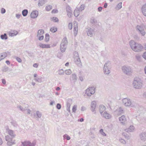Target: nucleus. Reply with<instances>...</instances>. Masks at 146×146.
<instances>
[{
  "label": "nucleus",
  "instance_id": "obj_1",
  "mask_svg": "<svg viewBox=\"0 0 146 146\" xmlns=\"http://www.w3.org/2000/svg\"><path fill=\"white\" fill-rule=\"evenodd\" d=\"M6 132L8 134L5 136V139L7 141V144L9 146H11L15 144L14 142L13 141V139L15 137L16 135L14 131L9 129H7Z\"/></svg>",
  "mask_w": 146,
  "mask_h": 146
},
{
  "label": "nucleus",
  "instance_id": "obj_2",
  "mask_svg": "<svg viewBox=\"0 0 146 146\" xmlns=\"http://www.w3.org/2000/svg\"><path fill=\"white\" fill-rule=\"evenodd\" d=\"M129 44L131 49L135 52H139L143 49V46L141 44L133 40L130 41Z\"/></svg>",
  "mask_w": 146,
  "mask_h": 146
},
{
  "label": "nucleus",
  "instance_id": "obj_3",
  "mask_svg": "<svg viewBox=\"0 0 146 146\" xmlns=\"http://www.w3.org/2000/svg\"><path fill=\"white\" fill-rule=\"evenodd\" d=\"M134 88L136 89H139L142 87L143 83L141 80L139 78H134L133 83Z\"/></svg>",
  "mask_w": 146,
  "mask_h": 146
},
{
  "label": "nucleus",
  "instance_id": "obj_4",
  "mask_svg": "<svg viewBox=\"0 0 146 146\" xmlns=\"http://www.w3.org/2000/svg\"><path fill=\"white\" fill-rule=\"evenodd\" d=\"M121 70L124 74L128 76L131 75L133 73L132 67L129 66L124 65L122 66Z\"/></svg>",
  "mask_w": 146,
  "mask_h": 146
},
{
  "label": "nucleus",
  "instance_id": "obj_5",
  "mask_svg": "<svg viewBox=\"0 0 146 146\" xmlns=\"http://www.w3.org/2000/svg\"><path fill=\"white\" fill-rule=\"evenodd\" d=\"M122 101V103L125 107H133L135 106V104H133L131 100L129 98H126L123 99Z\"/></svg>",
  "mask_w": 146,
  "mask_h": 146
},
{
  "label": "nucleus",
  "instance_id": "obj_6",
  "mask_svg": "<svg viewBox=\"0 0 146 146\" xmlns=\"http://www.w3.org/2000/svg\"><path fill=\"white\" fill-rule=\"evenodd\" d=\"M111 64V63L109 61H107L105 64L103 68L104 72L105 74H109L110 73V69Z\"/></svg>",
  "mask_w": 146,
  "mask_h": 146
},
{
  "label": "nucleus",
  "instance_id": "obj_7",
  "mask_svg": "<svg viewBox=\"0 0 146 146\" xmlns=\"http://www.w3.org/2000/svg\"><path fill=\"white\" fill-rule=\"evenodd\" d=\"M17 108L19 109L21 111L24 112V113L25 111H26L27 112V114H31V110L28 108V105H26L25 107H23L21 106H18Z\"/></svg>",
  "mask_w": 146,
  "mask_h": 146
},
{
  "label": "nucleus",
  "instance_id": "obj_8",
  "mask_svg": "<svg viewBox=\"0 0 146 146\" xmlns=\"http://www.w3.org/2000/svg\"><path fill=\"white\" fill-rule=\"evenodd\" d=\"M137 31L143 36H144L146 33L143 27L137 25L136 27Z\"/></svg>",
  "mask_w": 146,
  "mask_h": 146
},
{
  "label": "nucleus",
  "instance_id": "obj_9",
  "mask_svg": "<svg viewBox=\"0 0 146 146\" xmlns=\"http://www.w3.org/2000/svg\"><path fill=\"white\" fill-rule=\"evenodd\" d=\"M96 104V102L95 101H93L91 103V110L94 114H95L96 113L95 109Z\"/></svg>",
  "mask_w": 146,
  "mask_h": 146
},
{
  "label": "nucleus",
  "instance_id": "obj_10",
  "mask_svg": "<svg viewBox=\"0 0 146 146\" xmlns=\"http://www.w3.org/2000/svg\"><path fill=\"white\" fill-rule=\"evenodd\" d=\"M95 31L94 28H91L90 27H88L87 28V33L88 36L92 37L93 36Z\"/></svg>",
  "mask_w": 146,
  "mask_h": 146
},
{
  "label": "nucleus",
  "instance_id": "obj_11",
  "mask_svg": "<svg viewBox=\"0 0 146 146\" xmlns=\"http://www.w3.org/2000/svg\"><path fill=\"white\" fill-rule=\"evenodd\" d=\"M139 137L140 139L143 141H146V131L140 133Z\"/></svg>",
  "mask_w": 146,
  "mask_h": 146
},
{
  "label": "nucleus",
  "instance_id": "obj_12",
  "mask_svg": "<svg viewBox=\"0 0 146 146\" xmlns=\"http://www.w3.org/2000/svg\"><path fill=\"white\" fill-rule=\"evenodd\" d=\"M74 36H76L77 34L78 31V23L75 21L74 24Z\"/></svg>",
  "mask_w": 146,
  "mask_h": 146
},
{
  "label": "nucleus",
  "instance_id": "obj_13",
  "mask_svg": "<svg viewBox=\"0 0 146 146\" xmlns=\"http://www.w3.org/2000/svg\"><path fill=\"white\" fill-rule=\"evenodd\" d=\"M22 143L23 146H35V144L33 143H31L29 141L22 142Z\"/></svg>",
  "mask_w": 146,
  "mask_h": 146
},
{
  "label": "nucleus",
  "instance_id": "obj_14",
  "mask_svg": "<svg viewBox=\"0 0 146 146\" xmlns=\"http://www.w3.org/2000/svg\"><path fill=\"white\" fill-rule=\"evenodd\" d=\"M74 59V62L77 65L79 66H82V63L79 57H75Z\"/></svg>",
  "mask_w": 146,
  "mask_h": 146
},
{
  "label": "nucleus",
  "instance_id": "obj_15",
  "mask_svg": "<svg viewBox=\"0 0 146 146\" xmlns=\"http://www.w3.org/2000/svg\"><path fill=\"white\" fill-rule=\"evenodd\" d=\"M38 15V12L36 10L32 12L31 14V17L33 19L36 18Z\"/></svg>",
  "mask_w": 146,
  "mask_h": 146
},
{
  "label": "nucleus",
  "instance_id": "obj_16",
  "mask_svg": "<svg viewBox=\"0 0 146 146\" xmlns=\"http://www.w3.org/2000/svg\"><path fill=\"white\" fill-rule=\"evenodd\" d=\"M68 44L67 39L66 38L64 37L62 40L60 46L67 47Z\"/></svg>",
  "mask_w": 146,
  "mask_h": 146
},
{
  "label": "nucleus",
  "instance_id": "obj_17",
  "mask_svg": "<svg viewBox=\"0 0 146 146\" xmlns=\"http://www.w3.org/2000/svg\"><path fill=\"white\" fill-rule=\"evenodd\" d=\"M9 55H10V52H8L2 53L0 54V58L2 60Z\"/></svg>",
  "mask_w": 146,
  "mask_h": 146
},
{
  "label": "nucleus",
  "instance_id": "obj_18",
  "mask_svg": "<svg viewBox=\"0 0 146 146\" xmlns=\"http://www.w3.org/2000/svg\"><path fill=\"white\" fill-rule=\"evenodd\" d=\"M106 119H109L111 117V116L110 114L108 113L107 112L105 111L102 115Z\"/></svg>",
  "mask_w": 146,
  "mask_h": 146
},
{
  "label": "nucleus",
  "instance_id": "obj_19",
  "mask_svg": "<svg viewBox=\"0 0 146 146\" xmlns=\"http://www.w3.org/2000/svg\"><path fill=\"white\" fill-rule=\"evenodd\" d=\"M96 88L94 86L90 87L87 88V90H89L91 94H94L95 92Z\"/></svg>",
  "mask_w": 146,
  "mask_h": 146
},
{
  "label": "nucleus",
  "instance_id": "obj_20",
  "mask_svg": "<svg viewBox=\"0 0 146 146\" xmlns=\"http://www.w3.org/2000/svg\"><path fill=\"white\" fill-rule=\"evenodd\" d=\"M40 47L42 48H50V46L49 44H45L41 43H40L39 44Z\"/></svg>",
  "mask_w": 146,
  "mask_h": 146
},
{
  "label": "nucleus",
  "instance_id": "obj_21",
  "mask_svg": "<svg viewBox=\"0 0 146 146\" xmlns=\"http://www.w3.org/2000/svg\"><path fill=\"white\" fill-rule=\"evenodd\" d=\"M99 110L100 114L102 115V113L106 110L105 107L103 105H100L99 106Z\"/></svg>",
  "mask_w": 146,
  "mask_h": 146
},
{
  "label": "nucleus",
  "instance_id": "obj_22",
  "mask_svg": "<svg viewBox=\"0 0 146 146\" xmlns=\"http://www.w3.org/2000/svg\"><path fill=\"white\" fill-rule=\"evenodd\" d=\"M141 11L143 15L146 17V4H145L142 6Z\"/></svg>",
  "mask_w": 146,
  "mask_h": 146
},
{
  "label": "nucleus",
  "instance_id": "obj_23",
  "mask_svg": "<svg viewBox=\"0 0 146 146\" xmlns=\"http://www.w3.org/2000/svg\"><path fill=\"white\" fill-rule=\"evenodd\" d=\"M135 130V128L133 126H130L129 127L125 129V131L129 132H132L134 131Z\"/></svg>",
  "mask_w": 146,
  "mask_h": 146
},
{
  "label": "nucleus",
  "instance_id": "obj_24",
  "mask_svg": "<svg viewBox=\"0 0 146 146\" xmlns=\"http://www.w3.org/2000/svg\"><path fill=\"white\" fill-rule=\"evenodd\" d=\"M18 34L17 31L15 30H12L9 33V35L10 36H16Z\"/></svg>",
  "mask_w": 146,
  "mask_h": 146
},
{
  "label": "nucleus",
  "instance_id": "obj_25",
  "mask_svg": "<svg viewBox=\"0 0 146 146\" xmlns=\"http://www.w3.org/2000/svg\"><path fill=\"white\" fill-rule=\"evenodd\" d=\"M71 78H72V80L74 82H75L77 80V77L76 74L75 73L73 74L71 76Z\"/></svg>",
  "mask_w": 146,
  "mask_h": 146
},
{
  "label": "nucleus",
  "instance_id": "obj_26",
  "mask_svg": "<svg viewBox=\"0 0 146 146\" xmlns=\"http://www.w3.org/2000/svg\"><path fill=\"white\" fill-rule=\"evenodd\" d=\"M12 69H10L9 67L6 66H4L2 68V71L3 72H7L9 71L10 72L11 71Z\"/></svg>",
  "mask_w": 146,
  "mask_h": 146
},
{
  "label": "nucleus",
  "instance_id": "obj_27",
  "mask_svg": "<svg viewBox=\"0 0 146 146\" xmlns=\"http://www.w3.org/2000/svg\"><path fill=\"white\" fill-rule=\"evenodd\" d=\"M78 8H76L75 9L74 11V15L75 17H78L80 14V12Z\"/></svg>",
  "mask_w": 146,
  "mask_h": 146
},
{
  "label": "nucleus",
  "instance_id": "obj_28",
  "mask_svg": "<svg viewBox=\"0 0 146 146\" xmlns=\"http://www.w3.org/2000/svg\"><path fill=\"white\" fill-rule=\"evenodd\" d=\"M125 116L123 115L121 117L119 118V121L122 123H124L125 121Z\"/></svg>",
  "mask_w": 146,
  "mask_h": 146
},
{
  "label": "nucleus",
  "instance_id": "obj_29",
  "mask_svg": "<svg viewBox=\"0 0 146 146\" xmlns=\"http://www.w3.org/2000/svg\"><path fill=\"white\" fill-rule=\"evenodd\" d=\"M45 3V1L44 0H39L38 5L39 7L42 6Z\"/></svg>",
  "mask_w": 146,
  "mask_h": 146
},
{
  "label": "nucleus",
  "instance_id": "obj_30",
  "mask_svg": "<svg viewBox=\"0 0 146 146\" xmlns=\"http://www.w3.org/2000/svg\"><path fill=\"white\" fill-rule=\"evenodd\" d=\"M28 10L27 9H25L22 11V14L24 17L26 16L28 13Z\"/></svg>",
  "mask_w": 146,
  "mask_h": 146
},
{
  "label": "nucleus",
  "instance_id": "obj_31",
  "mask_svg": "<svg viewBox=\"0 0 146 146\" xmlns=\"http://www.w3.org/2000/svg\"><path fill=\"white\" fill-rule=\"evenodd\" d=\"M1 38L3 40H6L7 39V36L6 33H4L3 35H1Z\"/></svg>",
  "mask_w": 146,
  "mask_h": 146
},
{
  "label": "nucleus",
  "instance_id": "obj_32",
  "mask_svg": "<svg viewBox=\"0 0 146 146\" xmlns=\"http://www.w3.org/2000/svg\"><path fill=\"white\" fill-rule=\"evenodd\" d=\"M44 33V31L43 29H40L38 31V34L37 35H42Z\"/></svg>",
  "mask_w": 146,
  "mask_h": 146
},
{
  "label": "nucleus",
  "instance_id": "obj_33",
  "mask_svg": "<svg viewBox=\"0 0 146 146\" xmlns=\"http://www.w3.org/2000/svg\"><path fill=\"white\" fill-rule=\"evenodd\" d=\"M49 40V35L48 34H46L45 35V40L46 42H48Z\"/></svg>",
  "mask_w": 146,
  "mask_h": 146
},
{
  "label": "nucleus",
  "instance_id": "obj_34",
  "mask_svg": "<svg viewBox=\"0 0 146 146\" xmlns=\"http://www.w3.org/2000/svg\"><path fill=\"white\" fill-rule=\"evenodd\" d=\"M67 47L60 46V49L61 52H63L65 51Z\"/></svg>",
  "mask_w": 146,
  "mask_h": 146
},
{
  "label": "nucleus",
  "instance_id": "obj_35",
  "mask_svg": "<svg viewBox=\"0 0 146 146\" xmlns=\"http://www.w3.org/2000/svg\"><path fill=\"white\" fill-rule=\"evenodd\" d=\"M85 8V5L84 4H82L80 7H79V8H78L79 10L80 11H82V10H84Z\"/></svg>",
  "mask_w": 146,
  "mask_h": 146
},
{
  "label": "nucleus",
  "instance_id": "obj_36",
  "mask_svg": "<svg viewBox=\"0 0 146 146\" xmlns=\"http://www.w3.org/2000/svg\"><path fill=\"white\" fill-rule=\"evenodd\" d=\"M50 31L54 33L57 31V28L56 27H53L50 29Z\"/></svg>",
  "mask_w": 146,
  "mask_h": 146
},
{
  "label": "nucleus",
  "instance_id": "obj_37",
  "mask_svg": "<svg viewBox=\"0 0 146 146\" xmlns=\"http://www.w3.org/2000/svg\"><path fill=\"white\" fill-rule=\"evenodd\" d=\"M66 10L67 12L72 11L71 7L69 5L66 6Z\"/></svg>",
  "mask_w": 146,
  "mask_h": 146
},
{
  "label": "nucleus",
  "instance_id": "obj_38",
  "mask_svg": "<svg viewBox=\"0 0 146 146\" xmlns=\"http://www.w3.org/2000/svg\"><path fill=\"white\" fill-rule=\"evenodd\" d=\"M64 73V71L63 69L59 70L58 71V74L60 75H63Z\"/></svg>",
  "mask_w": 146,
  "mask_h": 146
},
{
  "label": "nucleus",
  "instance_id": "obj_39",
  "mask_svg": "<svg viewBox=\"0 0 146 146\" xmlns=\"http://www.w3.org/2000/svg\"><path fill=\"white\" fill-rule=\"evenodd\" d=\"M65 72L67 75H70L72 73V71L70 69H69L65 70Z\"/></svg>",
  "mask_w": 146,
  "mask_h": 146
},
{
  "label": "nucleus",
  "instance_id": "obj_40",
  "mask_svg": "<svg viewBox=\"0 0 146 146\" xmlns=\"http://www.w3.org/2000/svg\"><path fill=\"white\" fill-rule=\"evenodd\" d=\"M122 3L121 2L119 3L117 5L116 8L118 10L120 9L122 7Z\"/></svg>",
  "mask_w": 146,
  "mask_h": 146
},
{
  "label": "nucleus",
  "instance_id": "obj_41",
  "mask_svg": "<svg viewBox=\"0 0 146 146\" xmlns=\"http://www.w3.org/2000/svg\"><path fill=\"white\" fill-rule=\"evenodd\" d=\"M119 112L120 114H121L124 112L123 109L121 107H120L119 109Z\"/></svg>",
  "mask_w": 146,
  "mask_h": 146
},
{
  "label": "nucleus",
  "instance_id": "obj_42",
  "mask_svg": "<svg viewBox=\"0 0 146 146\" xmlns=\"http://www.w3.org/2000/svg\"><path fill=\"white\" fill-rule=\"evenodd\" d=\"M64 139H65L66 137V139L67 140H69L70 139V137L67 134H66L64 135L63 136Z\"/></svg>",
  "mask_w": 146,
  "mask_h": 146
},
{
  "label": "nucleus",
  "instance_id": "obj_43",
  "mask_svg": "<svg viewBox=\"0 0 146 146\" xmlns=\"http://www.w3.org/2000/svg\"><path fill=\"white\" fill-rule=\"evenodd\" d=\"M85 94H86L87 95L89 96H91L92 94H91L90 91L89 90H87V89L86 90Z\"/></svg>",
  "mask_w": 146,
  "mask_h": 146
},
{
  "label": "nucleus",
  "instance_id": "obj_44",
  "mask_svg": "<svg viewBox=\"0 0 146 146\" xmlns=\"http://www.w3.org/2000/svg\"><path fill=\"white\" fill-rule=\"evenodd\" d=\"M91 22L92 23L95 24L96 23L97 21L94 18H92L91 19Z\"/></svg>",
  "mask_w": 146,
  "mask_h": 146
},
{
  "label": "nucleus",
  "instance_id": "obj_45",
  "mask_svg": "<svg viewBox=\"0 0 146 146\" xmlns=\"http://www.w3.org/2000/svg\"><path fill=\"white\" fill-rule=\"evenodd\" d=\"M36 114L37 117L38 118H40L42 116L41 113L38 111L36 112Z\"/></svg>",
  "mask_w": 146,
  "mask_h": 146
},
{
  "label": "nucleus",
  "instance_id": "obj_46",
  "mask_svg": "<svg viewBox=\"0 0 146 146\" xmlns=\"http://www.w3.org/2000/svg\"><path fill=\"white\" fill-rule=\"evenodd\" d=\"M11 123L12 125L15 127H16L17 125L16 122L14 120H12L11 122Z\"/></svg>",
  "mask_w": 146,
  "mask_h": 146
},
{
  "label": "nucleus",
  "instance_id": "obj_47",
  "mask_svg": "<svg viewBox=\"0 0 146 146\" xmlns=\"http://www.w3.org/2000/svg\"><path fill=\"white\" fill-rule=\"evenodd\" d=\"M77 107V105H75L73 106L72 109V111L73 112H74V113H75L76 112Z\"/></svg>",
  "mask_w": 146,
  "mask_h": 146
},
{
  "label": "nucleus",
  "instance_id": "obj_48",
  "mask_svg": "<svg viewBox=\"0 0 146 146\" xmlns=\"http://www.w3.org/2000/svg\"><path fill=\"white\" fill-rule=\"evenodd\" d=\"M52 9V6L51 5H49L46 7V9L47 11H49Z\"/></svg>",
  "mask_w": 146,
  "mask_h": 146
},
{
  "label": "nucleus",
  "instance_id": "obj_49",
  "mask_svg": "<svg viewBox=\"0 0 146 146\" xmlns=\"http://www.w3.org/2000/svg\"><path fill=\"white\" fill-rule=\"evenodd\" d=\"M100 133L103 136H106V134L103 131V130L102 129H101L100 130Z\"/></svg>",
  "mask_w": 146,
  "mask_h": 146
},
{
  "label": "nucleus",
  "instance_id": "obj_50",
  "mask_svg": "<svg viewBox=\"0 0 146 146\" xmlns=\"http://www.w3.org/2000/svg\"><path fill=\"white\" fill-rule=\"evenodd\" d=\"M37 37L38 38V39L40 40H42L44 38V36L43 35H39L38 36L37 35Z\"/></svg>",
  "mask_w": 146,
  "mask_h": 146
},
{
  "label": "nucleus",
  "instance_id": "obj_51",
  "mask_svg": "<svg viewBox=\"0 0 146 146\" xmlns=\"http://www.w3.org/2000/svg\"><path fill=\"white\" fill-rule=\"evenodd\" d=\"M52 20L54 22H58V19L56 17H53L52 18Z\"/></svg>",
  "mask_w": 146,
  "mask_h": 146
},
{
  "label": "nucleus",
  "instance_id": "obj_52",
  "mask_svg": "<svg viewBox=\"0 0 146 146\" xmlns=\"http://www.w3.org/2000/svg\"><path fill=\"white\" fill-rule=\"evenodd\" d=\"M74 58L76 57H79L78 53L76 51H75L74 52Z\"/></svg>",
  "mask_w": 146,
  "mask_h": 146
},
{
  "label": "nucleus",
  "instance_id": "obj_53",
  "mask_svg": "<svg viewBox=\"0 0 146 146\" xmlns=\"http://www.w3.org/2000/svg\"><path fill=\"white\" fill-rule=\"evenodd\" d=\"M67 14L68 17L69 18L71 17L72 15V11H70L69 12H67Z\"/></svg>",
  "mask_w": 146,
  "mask_h": 146
},
{
  "label": "nucleus",
  "instance_id": "obj_54",
  "mask_svg": "<svg viewBox=\"0 0 146 146\" xmlns=\"http://www.w3.org/2000/svg\"><path fill=\"white\" fill-rule=\"evenodd\" d=\"M61 106L60 104L58 103L57 104L56 107L58 109H60L61 108Z\"/></svg>",
  "mask_w": 146,
  "mask_h": 146
},
{
  "label": "nucleus",
  "instance_id": "obj_55",
  "mask_svg": "<svg viewBox=\"0 0 146 146\" xmlns=\"http://www.w3.org/2000/svg\"><path fill=\"white\" fill-rule=\"evenodd\" d=\"M15 58L16 59V60L19 62H22L21 59L19 58V57H15Z\"/></svg>",
  "mask_w": 146,
  "mask_h": 146
},
{
  "label": "nucleus",
  "instance_id": "obj_56",
  "mask_svg": "<svg viewBox=\"0 0 146 146\" xmlns=\"http://www.w3.org/2000/svg\"><path fill=\"white\" fill-rule=\"evenodd\" d=\"M35 80L36 82H41V79L40 78H36L35 79Z\"/></svg>",
  "mask_w": 146,
  "mask_h": 146
},
{
  "label": "nucleus",
  "instance_id": "obj_57",
  "mask_svg": "<svg viewBox=\"0 0 146 146\" xmlns=\"http://www.w3.org/2000/svg\"><path fill=\"white\" fill-rule=\"evenodd\" d=\"M6 12L5 9L4 8H2L1 9V13L2 14H4Z\"/></svg>",
  "mask_w": 146,
  "mask_h": 146
},
{
  "label": "nucleus",
  "instance_id": "obj_58",
  "mask_svg": "<svg viewBox=\"0 0 146 146\" xmlns=\"http://www.w3.org/2000/svg\"><path fill=\"white\" fill-rule=\"evenodd\" d=\"M68 28L69 29H71L72 28V24L71 23H69L68 26Z\"/></svg>",
  "mask_w": 146,
  "mask_h": 146
},
{
  "label": "nucleus",
  "instance_id": "obj_59",
  "mask_svg": "<svg viewBox=\"0 0 146 146\" xmlns=\"http://www.w3.org/2000/svg\"><path fill=\"white\" fill-rule=\"evenodd\" d=\"M119 140V141L121 143H123L124 144H125L126 143L125 141L123 139H120Z\"/></svg>",
  "mask_w": 146,
  "mask_h": 146
},
{
  "label": "nucleus",
  "instance_id": "obj_60",
  "mask_svg": "<svg viewBox=\"0 0 146 146\" xmlns=\"http://www.w3.org/2000/svg\"><path fill=\"white\" fill-rule=\"evenodd\" d=\"M86 107L84 106H82L81 107V110L82 111H84L85 110H86Z\"/></svg>",
  "mask_w": 146,
  "mask_h": 146
},
{
  "label": "nucleus",
  "instance_id": "obj_61",
  "mask_svg": "<svg viewBox=\"0 0 146 146\" xmlns=\"http://www.w3.org/2000/svg\"><path fill=\"white\" fill-rule=\"evenodd\" d=\"M67 107L66 108H70V104L68 102H67L66 103Z\"/></svg>",
  "mask_w": 146,
  "mask_h": 146
},
{
  "label": "nucleus",
  "instance_id": "obj_62",
  "mask_svg": "<svg viewBox=\"0 0 146 146\" xmlns=\"http://www.w3.org/2000/svg\"><path fill=\"white\" fill-rule=\"evenodd\" d=\"M98 9V11L101 12L102 9V7H99Z\"/></svg>",
  "mask_w": 146,
  "mask_h": 146
},
{
  "label": "nucleus",
  "instance_id": "obj_63",
  "mask_svg": "<svg viewBox=\"0 0 146 146\" xmlns=\"http://www.w3.org/2000/svg\"><path fill=\"white\" fill-rule=\"evenodd\" d=\"M142 56L146 60V52L143 54Z\"/></svg>",
  "mask_w": 146,
  "mask_h": 146
},
{
  "label": "nucleus",
  "instance_id": "obj_64",
  "mask_svg": "<svg viewBox=\"0 0 146 146\" xmlns=\"http://www.w3.org/2000/svg\"><path fill=\"white\" fill-rule=\"evenodd\" d=\"M52 13H58V11L57 10L53 9L52 11Z\"/></svg>",
  "mask_w": 146,
  "mask_h": 146
}]
</instances>
